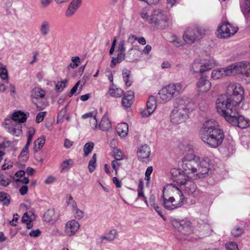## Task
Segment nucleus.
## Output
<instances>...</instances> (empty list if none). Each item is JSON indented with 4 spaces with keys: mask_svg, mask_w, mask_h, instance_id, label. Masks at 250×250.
Here are the masks:
<instances>
[{
    "mask_svg": "<svg viewBox=\"0 0 250 250\" xmlns=\"http://www.w3.org/2000/svg\"><path fill=\"white\" fill-rule=\"evenodd\" d=\"M244 89L239 83H229L227 87V94L220 96L216 100L217 112L237 108L244 99Z\"/></svg>",
    "mask_w": 250,
    "mask_h": 250,
    "instance_id": "1",
    "label": "nucleus"
},
{
    "mask_svg": "<svg viewBox=\"0 0 250 250\" xmlns=\"http://www.w3.org/2000/svg\"><path fill=\"white\" fill-rule=\"evenodd\" d=\"M201 140L208 146L216 148L221 145L224 139V134L217 123L213 120L206 121L200 131Z\"/></svg>",
    "mask_w": 250,
    "mask_h": 250,
    "instance_id": "2",
    "label": "nucleus"
},
{
    "mask_svg": "<svg viewBox=\"0 0 250 250\" xmlns=\"http://www.w3.org/2000/svg\"><path fill=\"white\" fill-rule=\"evenodd\" d=\"M183 167L187 173H196L198 178L205 177L209 169V161L208 159L202 160L194 154H188L183 159Z\"/></svg>",
    "mask_w": 250,
    "mask_h": 250,
    "instance_id": "3",
    "label": "nucleus"
},
{
    "mask_svg": "<svg viewBox=\"0 0 250 250\" xmlns=\"http://www.w3.org/2000/svg\"><path fill=\"white\" fill-rule=\"evenodd\" d=\"M162 199L164 207L169 210L182 207L185 200L181 190L172 184L167 185L164 188Z\"/></svg>",
    "mask_w": 250,
    "mask_h": 250,
    "instance_id": "4",
    "label": "nucleus"
},
{
    "mask_svg": "<svg viewBox=\"0 0 250 250\" xmlns=\"http://www.w3.org/2000/svg\"><path fill=\"white\" fill-rule=\"evenodd\" d=\"M239 107L224 110L222 112H218L225 120L235 126L241 128H245L249 126V120L244 116L239 115Z\"/></svg>",
    "mask_w": 250,
    "mask_h": 250,
    "instance_id": "5",
    "label": "nucleus"
},
{
    "mask_svg": "<svg viewBox=\"0 0 250 250\" xmlns=\"http://www.w3.org/2000/svg\"><path fill=\"white\" fill-rule=\"evenodd\" d=\"M183 91L181 83H172L163 88L159 92L161 102L165 103Z\"/></svg>",
    "mask_w": 250,
    "mask_h": 250,
    "instance_id": "6",
    "label": "nucleus"
},
{
    "mask_svg": "<svg viewBox=\"0 0 250 250\" xmlns=\"http://www.w3.org/2000/svg\"><path fill=\"white\" fill-rule=\"evenodd\" d=\"M189 109L185 105L179 104L172 111L170 118L174 124L183 123L188 117Z\"/></svg>",
    "mask_w": 250,
    "mask_h": 250,
    "instance_id": "7",
    "label": "nucleus"
},
{
    "mask_svg": "<svg viewBox=\"0 0 250 250\" xmlns=\"http://www.w3.org/2000/svg\"><path fill=\"white\" fill-rule=\"evenodd\" d=\"M149 23L154 24L159 28H165L168 26V18L167 14L162 10H153L151 15Z\"/></svg>",
    "mask_w": 250,
    "mask_h": 250,
    "instance_id": "8",
    "label": "nucleus"
},
{
    "mask_svg": "<svg viewBox=\"0 0 250 250\" xmlns=\"http://www.w3.org/2000/svg\"><path fill=\"white\" fill-rule=\"evenodd\" d=\"M205 34V30L201 27L189 28L185 31L183 38L186 42L192 44Z\"/></svg>",
    "mask_w": 250,
    "mask_h": 250,
    "instance_id": "9",
    "label": "nucleus"
},
{
    "mask_svg": "<svg viewBox=\"0 0 250 250\" xmlns=\"http://www.w3.org/2000/svg\"><path fill=\"white\" fill-rule=\"evenodd\" d=\"M233 75L241 74L248 83H250V63L243 61L233 63Z\"/></svg>",
    "mask_w": 250,
    "mask_h": 250,
    "instance_id": "10",
    "label": "nucleus"
},
{
    "mask_svg": "<svg viewBox=\"0 0 250 250\" xmlns=\"http://www.w3.org/2000/svg\"><path fill=\"white\" fill-rule=\"evenodd\" d=\"M238 28L228 21L222 22L217 30V37L226 38L233 35L238 31Z\"/></svg>",
    "mask_w": 250,
    "mask_h": 250,
    "instance_id": "11",
    "label": "nucleus"
},
{
    "mask_svg": "<svg viewBox=\"0 0 250 250\" xmlns=\"http://www.w3.org/2000/svg\"><path fill=\"white\" fill-rule=\"evenodd\" d=\"M233 63L227 67L214 69L211 73V77L215 80L224 76L233 75Z\"/></svg>",
    "mask_w": 250,
    "mask_h": 250,
    "instance_id": "12",
    "label": "nucleus"
},
{
    "mask_svg": "<svg viewBox=\"0 0 250 250\" xmlns=\"http://www.w3.org/2000/svg\"><path fill=\"white\" fill-rule=\"evenodd\" d=\"M171 173L173 181L178 183L180 187L189 179L186 175V172L181 169L174 168L171 170Z\"/></svg>",
    "mask_w": 250,
    "mask_h": 250,
    "instance_id": "13",
    "label": "nucleus"
},
{
    "mask_svg": "<svg viewBox=\"0 0 250 250\" xmlns=\"http://www.w3.org/2000/svg\"><path fill=\"white\" fill-rule=\"evenodd\" d=\"M196 86L198 93H204L210 89L211 84L208 80L207 76L202 74L196 82Z\"/></svg>",
    "mask_w": 250,
    "mask_h": 250,
    "instance_id": "14",
    "label": "nucleus"
},
{
    "mask_svg": "<svg viewBox=\"0 0 250 250\" xmlns=\"http://www.w3.org/2000/svg\"><path fill=\"white\" fill-rule=\"evenodd\" d=\"M4 128L11 134L14 135L16 132V111L10 116H8L2 123Z\"/></svg>",
    "mask_w": 250,
    "mask_h": 250,
    "instance_id": "15",
    "label": "nucleus"
},
{
    "mask_svg": "<svg viewBox=\"0 0 250 250\" xmlns=\"http://www.w3.org/2000/svg\"><path fill=\"white\" fill-rule=\"evenodd\" d=\"M175 227L183 235H189L193 232V228L191 225V223L187 219L176 222Z\"/></svg>",
    "mask_w": 250,
    "mask_h": 250,
    "instance_id": "16",
    "label": "nucleus"
},
{
    "mask_svg": "<svg viewBox=\"0 0 250 250\" xmlns=\"http://www.w3.org/2000/svg\"><path fill=\"white\" fill-rule=\"evenodd\" d=\"M180 188L185 193L194 197H197L199 194V191L197 190L196 184L190 179L188 180Z\"/></svg>",
    "mask_w": 250,
    "mask_h": 250,
    "instance_id": "17",
    "label": "nucleus"
},
{
    "mask_svg": "<svg viewBox=\"0 0 250 250\" xmlns=\"http://www.w3.org/2000/svg\"><path fill=\"white\" fill-rule=\"evenodd\" d=\"M137 154L139 161L147 163L150 161V148L147 145H144L138 147Z\"/></svg>",
    "mask_w": 250,
    "mask_h": 250,
    "instance_id": "18",
    "label": "nucleus"
},
{
    "mask_svg": "<svg viewBox=\"0 0 250 250\" xmlns=\"http://www.w3.org/2000/svg\"><path fill=\"white\" fill-rule=\"evenodd\" d=\"M156 108V101L153 96H150L148 97L146 103V109L144 110L142 113L143 117H148L155 110Z\"/></svg>",
    "mask_w": 250,
    "mask_h": 250,
    "instance_id": "19",
    "label": "nucleus"
},
{
    "mask_svg": "<svg viewBox=\"0 0 250 250\" xmlns=\"http://www.w3.org/2000/svg\"><path fill=\"white\" fill-rule=\"evenodd\" d=\"M80 227L79 223L74 220L68 221L65 225L64 232L66 236H71L75 234Z\"/></svg>",
    "mask_w": 250,
    "mask_h": 250,
    "instance_id": "20",
    "label": "nucleus"
},
{
    "mask_svg": "<svg viewBox=\"0 0 250 250\" xmlns=\"http://www.w3.org/2000/svg\"><path fill=\"white\" fill-rule=\"evenodd\" d=\"M82 1V0H72L65 11V16L68 18L72 17L81 5Z\"/></svg>",
    "mask_w": 250,
    "mask_h": 250,
    "instance_id": "21",
    "label": "nucleus"
},
{
    "mask_svg": "<svg viewBox=\"0 0 250 250\" xmlns=\"http://www.w3.org/2000/svg\"><path fill=\"white\" fill-rule=\"evenodd\" d=\"M36 216L31 211H28L23 214L21 221L23 223L26 224V228L28 229H31L33 227L32 221L35 220Z\"/></svg>",
    "mask_w": 250,
    "mask_h": 250,
    "instance_id": "22",
    "label": "nucleus"
},
{
    "mask_svg": "<svg viewBox=\"0 0 250 250\" xmlns=\"http://www.w3.org/2000/svg\"><path fill=\"white\" fill-rule=\"evenodd\" d=\"M137 51L139 52L138 46H132L125 53L126 61L133 62L137 60Z\"/></svg>",
    "mask_w": 250,
    "mask_h": 250,
    "instance_id": "23",
    "label": "nucleus"
},
{
    "mask_svg": "<svg viewBox=\"0 0 250 250\" xmlns=\"http://www.w3.org/2000/svg\"><path fill=\"white\" fill-rule=\"evenodd\" d=\"M134 98V92L131 91H127L124 94L122 101V106L125 108H128L133 103Z\"/></svg>",
    "mask_w": 250,
    "mask_h": 250,
    "instance_id": "24",
    "label": "nucleus"
},
{
    "mask_svg": "<svg viewBox=\"0 0 250 250\" xmlns=\"http://www.w3.org/2000/svg\"><path fill=\"white\" fill-rule=\"evenodd\" d=\"M58 219V215L54 209H48L44 214L43 220L46 222H55Z\"/></svg>",
    "mask_w": 250,
    "mask_h": 250,
    "instance_id": "25",
    "label": "nucleus"
},
{
    "mask_svg": "<svg viewBox=\"0 0 250 250\" xmlns=\"http://www.w3.org/2000/svg\"><path fill=\"white\" fill-rule=\"evenodd\" d=\"M39 32L42 36H47L51 31V24L47 20L42 21L39 27Z\"/></svg>",
    "mask_w": 250,
    "mask_h": 250,
    "instance_id": "26",
    "label": "nucleus"
},
{
    "mask_svg": "<svg viewBox=\"0 0 250 250\" xmlns=\"http://www.w3.org/2000/svg\"><path fill=\"white\" fill-rule=\"evenodd\" d=\"M241 11L246 20L250 17V0H245L240 3Z\"/></svg>",
    "mask_w": 250,
    "mask_h": 250,
    "instance_id": "27",
    "label": "nucleus"
},
{
    "mask_svg": "<svg viewBox=\"0 0 250 250\" xmlns=\"http://www.w3.org/2000/svg\"><path fill=\"white\" fill-rule=\"evenodd\" d=\"M99 127L101 130L104 131H108L111 128V123L106 114H104L103 116L99 125Z\"/></svg>",
    "mask_w": 250,
    "mask_h": 250,
    "instance_id": "28",
    "label": "nucleus"
},
{
    "mask_svg": "<svg viewBox=\"0 0 250 250\" xmlns=\"http://www.w3.org/2000/svg\"><path fill=\"white\" fill-rule=\"evenodd\" d=\"M204 69L202 67V60L197 59L195 60L191 64L190 66V71L192 73L204 72Z\"/></svg>",
    "mask_w": 250,
    "mask_h": 250,
    "instance_id": "29",
    "label": "nucleus"
},
{
    "mask_svg": "<svg viewBox=\"0 0 250 250\" xmlns=\"http://www.w3.org/2000/svg\"><path fill=\"white\" fill-rule=\"evenodd\" d=\"M45 91L39 87L34 88L31 91V97L36 99H43L45 95Z\"/></svg>",
    "mask_w": 250,
    "mask_h": 250,
    "instance_id": "30",
    "label": "nucleus"
},
{
    "mask_svg": "<svg viewBox=\"0 0 250 250\" xmlns=\"http://www.w3.org/2000/svg\"><path fill=\"white\" fill-rule=\"evenodd\" d=\"M118 134L121 137H125L128 131V125L125 123L119 124L116 127Z\"/></svg>",
    "mask_w": 250,
    "mask_h": 250,
    "instance_id": "31",
    "label": "nucleus"
},
{
    "mask_svg": "<svg viewBox=\"0 0 250 250\" xmlns=\"http://www.w3.org/2000/svg\"><path fill=\"white\" fill-rule=\"evenodd\" d=\"M125 59H126L125 53L118 52L117 57L116 58L113 57L111 60L110 64V67H114L117 63L121 62Z\"/></svg>",
    "mask_w": 250,
    "mask_h": 250,
    "instance_id": "32",
    "label": "nucleus"
},
{
    "mask_svg": "<svg viewBox=\"0 0 250 250\" xmlns=\"http://www.w3.org/2000/svg\"><path fill=\"white\" fill-rule=\"evenodd\" d=\"M26 144L25 146L22 148L19 157V161L21 162H25L29 158V152L28 150L29 146Z\"/></svg>",
    "mask_w": 250,
    "mask_h": 250,
    "instance_id": "33",
    "label": "nucleus"
},
{
    "mask_svg": "<svg viewBox=\"0 0 250 250\" xmlns=\"http://www.w3.org/2000/svg\"><path fill=\"white\" fill-rule=\"evenodd\" d=\"M215 64V61L212 59L209 60H202V67L204 72L212 69Z\"/></svg>",
    "mask_w": 250,
    "mask_h": 250,
    "instance_id": "34",
    "label": "nucleus"
},
{
    "mask_svg": "<svg viewBox=\"0 0 250 250\" xmlns=\"http://www.w3.org/2000/svg\"><path fill=\"white\" fill-rule=\"evenodd\" d=\"M45 142V137L44 136H42L40 138L36 140L34 143V150L37 152L40 150L43 146Z\"/></svg>",
    "mask_w": 250,
    "mask_h": 250,
    "instance_id": "35",
    "label": "nucleus"
},
{
    "mask_svg": "<svg viewBox=\"0 0 250 250\" xmlns=\"http://www.w3.org/2000/svg\"><path fill=\"white\" fill-rule=\"evenodd\" d=\"M124 94V91L120 88L114 87L112 86L110 87L109 90V94L113 97H121Z\"/></svg>",
    "mask_w": 250,
    "mask_h": 250,
    "instance_id": "36",
    "label": "nucleus"
},
{
    "mask_svg": "<svg viewBox=\"0 0 250 250\" xmlns=\"http://www.w3.org/2000/svg\"><path fill=\"white\" fill-rule=\"evenodd\" d=\"M117 234V230L115 229H112L110 231L108 236H101L100 238L98 239V240L99 241L98 242L99 243H102L104 240H106L108 241H112L115 239Z\"/></svg>",
    "mask_w": 250,
    "mask_h": 250,
    "instance_id": "37",
    "label": "nucleus"
},
{
    "mask_svg": "<svg viewBox=\"0 0 250 250\" xmlns=\"http://www.w3.org/2000/svg\"><path fill=\"white\" fill-rule=\"evenodd\" d=\"M27 115H29V113H26L21 110L17 111V122L19 123H24L27 120Z\"/></svg>",
    "mask_w": 250,
    "mask_h": 250,
    "instance_id": "38",
    "label": "nucleus"
},
{
    "mask_svg": "<svg viewBox=\"0 0 250 250\" xmlns=\"http://www.w3.org/2000/svg\"><path fill=\"white\" fill-rule=\"evenodd\" d=\"M97 154L96 153L93 154L91 159L89 161L88 168L89 172L92 173L95 169L97 164Z\"/></svg>",
    "mask_w": 250,
    "mask_h": 250,
    "instance_id": "39",
    "label": "nucleus"
},
{
    "mask_svg": "<svg viewBox=\"0 0 250 250\" xmlns=\"http://www.w3.org/2000/svg\"><path fill=\"white\" fill-rule=\"evenodd\" d=\"M139 14L142 19L146 20L149 23L148 20L151 19V15H149V9L147 7L142 8L140 10Z\"/></svg>",
    "mask_w": 250,
    "mask_h": 250,
    "instance_id": "40",
    "label": "nucleus"
},
{
    "mask_svg": "<svg viewBox=\"0 0 250 250\" xmlns=\"http://www.w3.org/2000/svg\"><path fill=\"white\" fill-rule=\"evenodd\" d=\"M130 71L128 70L127 69H124L123 70V76L124 80L125 85L127 86H130L132 84L131 81L129 80L130 77Z\"/></svg>",
    "mask_w": 250,
    "mask_h": 250,
    "instance_id": "41",
    "label": "nucleus"
},
{
    "mask_svg": "<svg viewBox=\"0 0 250 250\" xmlns=\"http://www.w3.org/2000/svg\"><path fill=\"white\" fill-rule=\"evenodd\" d=\"M68 105V104H66L58 113L57 121V124L62 123L63 119L67 112Z\"/></svg>",
    "mask_w": 250,
    "mask_h": 250,
    "instance_id": "42",
    "label": "nucleus"
},
{
    "mask_svg": "<svg viewBox=\"0 0 250 250\" xmlns=\"http://www.w3.org/2000/svg\"><path fill=\"white\" fill-rule=\"evenodd\" d=\"M244 233V230L239 226H235L231 231V234L235 237L240 236Z\"/></svg>",
    "mask_w": 250,
    "mask_h": 250,
    "instance_id": "43",
    "label": "nucleus"
},
{
    "mask_svg": "<svg viewBox=\"0 0 250 250\" xmlns=\"http://www.w3.org/2000/svg\"><path fill=\"white\" fill-rule=\"evenodd\" d=\"M93 147V143L88 142L86 143L83 147L84 155L87 156L92 151Z\"/></svg>",
    "mask_w": 250,
    "mask_h": 250,
    "instance_id": "44",
    "label": "nucleus"
},
{
    "mask_svg": "<svg viewBox=\"0 0 250 250\" xmlns=\"http://www.w3.org/2000/svg\"><path fill=\"white\" fill-rule=\"evenodd\" d=\"M225 248L227 250H239L237 244L232 241L226 243Z\"/></svg>",
    "mask_w": 250,
    "mask_h": 250,
    "instance_id": "45",
    "label": "nucleus"
},
{
    "mask_svg": "<svg viewBox=\"0 0 250 250\" xmlns=\"http://www.w3.org/2000/svg\"><path fill=\"white\" fill-rule=\"evenodd\" d=\"M35 133V129L33 127H30L28 130V137L26 144L30 145L33 137Z\"/></svg>",
    "mask_w": 250,
    "mask_h": 250,
    "instance_id": "46",
    "label": "nucleus"
},
{
    "mask_svg": "<svg viewBox=\"0 0 250 250\" xmlns=\"http://www.w3.org/2000/svg\"><path fill=\"white\" fill-rule=\"evenodd\" d=\"M8 195L4 192H0V202L4 205H8L9 203V200L8 198Z\"/></svg>",
    "mask_w": 250,
    "mask_h": 250,
    "instance_id": "47",
    "label": "nucleus"
},
{
    "mask_svg": "<svg viewBox=\"0 0 250 250\" xmlns=\"http://www.w3.org/2000/svg\"><path fill=\"white\" fill-rule=\"evenodd\" d=\"M72 63H71L68 67H70L72 68H76L77 67L80 62V59L78 56L73 57L71 58Z\"/></svg>",
    "mask_w": 250,
    "mask_h": 250,
    "instance_id": "48",
    "label": "nucleus"
},
{
    "mask_svg": "<svg viewBox=\"0 0 250 250\" xmlns=\"http://www.w3.org/2000/svg\"><path fill=\"white\" fill-rule=\"evenodd\" d=\"M73 164V161L71 159L64 161L61 164L62 170H68L69 167Z\"/></svg>",
    "mask_w": 250,
    "mask_h": 250,
    "instance_id": "49",
    "label": "nucleus"
},
{
    "mask_svg": "<svg viewBox=\"0 0 250 250\" xmlns=\"http://www.w3.org/2000/svg\"><path fill=\"white\" fill-rule=\"evenodd\" d=\"M67 79H65L63 81L58 82L56 84V89L57 91L58 92H61L65 87V84L67 83Z\"/></svg>",
    "mask_w": 250,
    "mask_h": 250,
    "instance_id": "50",
    "label": "nucleus"
},
{
    "mask_svg": "<svg viewBox=\"0 0 250 250\" xmlns=\"http://www.w3.org/2000/svg\"><path fill=\"white\" fill-rule=\"evenodd\" d=\"M113 156L116 160L120 161L123 158V155L122 151L118 149L114 148L113 150Z\"/></svg>",
    "mask_w": 250,
    "mask_h": 250,
    "instance_id": "51",
    "label": "nucleus"
},
{
    "mask_svg": "<svg viewBox=\"0 0 250 250\" xmlns=\"http://www.w3.org/2000/svg\"><path fill=\"white\" fill-rule=\"evenodd\" d=\"M0 77L3 80H7L8 78V73L6 68L3 66H0Z\"/></svg>",
    "mask_w": 250,
    "mask_h": 250,
    "instance_id": "52",
    "label": "nucleus"
},
{
    "mask_svg": "<svg viewBox=\"0 0 250 250\" xmlns=\"http://www.w3.org/2000/svg\"><path fill=\"white\" fill-rule=\"evenodd\" d=\"M46 113V111L39 112L36 116V122L39 124L42 122Z\"/></svg>",
    "mask_w": 250,
    "mask_h": 250,
    "instance_id": "53",
    "label": "nucleus"
},
{
    "mask_svg": "<svg viewBox=\"0 0 250 250\" xmlns=\"http://www.w3.org/2000/svg\"><path fill=\"white\" fill-rule=\"evenodd\" d=\"M11 142L9 141H6L0 137V148H4L9 147L11 145Z\"/></svg>",
    "mask_w": 250,
    "mask_h": 250,
    "instance_id": "54",
    "label": "nucleus"
},
{
    "mask_svg": "<svg viewBox=\"0 0 250 250\" xmlns=\"http://www.w3.org/2000/svg\"><path fill=\"white\" fill-rule=\"evenodd\" d=\"M29 182V179L28 177H24L22 178H17V183H18L17 186L20 187V183L22 184L23 185H27Z\"/></svg>",
    "mask_w": 250,
    "mask_h": 250,
    "instance_id": "55",
    "label": "nucleus"
},
{
    "mask_svg": "<svg viewBox=\"0 0 250 250\" xmlns=\"http://www.w3.org/2000/svg\"><path fill=\"white\" fill-rule=\"evenodd\" d=\"M80 81H78L74 85V86L70 90V92L69 94V96L71 97L74 94L78 95L79 92L76 93L77 90H78V86L80 84Z\"/></svg>",
    "mask_w": 250,
    "mask_h": 250,
    "instance_id": "56",
    "label": "nucleus"
},
{
    "mask_svg": "<svg viewBox=\"0 0 250 250\" xmlns=\"http://www.w3.org/2000/svg\"><path fill=\"white\" fill-rule=\"evenodd\" d=\"M125 41L122 40L120 42L118 46V52L125 53Z\"/></svg>",
    "mask_w": 250,
    "mask_h": 250,
    "instance_id": "57",
    "label": "nucleus"
},
{
    "mask_svg": "<svg viewBox=\"0 0 250 250\" xmlns=\"http://www.w3.org/2000/svg\"><path fill=\"white\" fill-rule=\"evenodd\" d=\"M138 39V37L136 35H130L128 36L127 40V42L130 44V45L132 46H135L134 45L135 41Z\"/></svg>",
    "mask_w": 250,
    "mask_h": 250,
    "instance_id": "58",
    "label": "nucleus"
},
{
    "mask_svg": "<svg viewBox=\"0 0 250 250\" xmlns=\"http://www.w3.org/2000/svg\"><path fill=\"white\" fill-rule=\"evenodd\" d=\"M89 123L91 127L93 129H96L98 127V122L96 118V115H94V117L91 118L89 121Z\"/></svg>",
    "mask_w": 250,
    "mask_h": 250,
    "instance_id": "59",
    "label": "nucleus"
},
{
    "mask_svg": "<svg viewBox=\"0 0 250 250\" xmlns=\"http://www.w3.org/2000/svg\"><path fill=\"white\" fill-rule=\"evenodd\" d=\"M41 231L38 229L35 230H32L29 233V235L30 236L34 238L39 237L41 235Z\"/></svg>",
    "mask_w": 250,
    "mask_h": 250,
    "instance_id": "60",
    "label": "nucleus"
},
{
    "mask_svg": "<svg viewBox=\"0 0 250 250\" xmlns=\"http://www.w3.org/2000/svg\"><path fill=\"white\" fill-rule=\"evenodd\" d=\"M28 190V187L27 185H23L20 186L19 192L21 195H25Z\"/></svg>",
    "mask_w": 250,
    "mask_h": 250,
    "instance_id": "61",
    "label": "nucleus"
},
{
    "mask_svg": "<svg viewBox=\"0 0 250 250\" xmlns=\"http://www.w3.org/2000/svg\"><path fill=\"white\" fill-rule=\"evenodd\" d=\"M83 212L78 208L75 210V217L76 219H81L83 217Z\"/></svg>",
    "mask_w": 250,
    "mask_h": 250,
    "instance_id": "62",
    "label": "nucleus"
},
{
    "mask_svg": "<svg viewBox=\"0 0 250 250\" xmlns=\"http://www.w3.org/2000/svg\"><path fill=\"white\" fill-rule=\"evenodd\" d=\"M10 183V180L4 177L3 176L0 175V184L4 186H7Z\"/></svg>",
    "mask_w": 250,
    "mask_h": 250,
    "instance_id": "63",
    "label": "nucleus"
},
{
    "mask_svg": "<svg viewBox=\"0 0 250 250\" xmlns=\"http://www.w3.org/2000/svg\"><path fill=\"white\" fill-rule=\"evenodd\" d=\"M137 191H138V197H142L143 198V200L144 201V202L146 204V205L147 206H148V202H147L146 197L144 195L143 190H137Z\"/></svg>",
    "mask_w": 250,
    "mask_h": 250,
    "instance_id": "64",
    "label": "nucleus"
}]
</instances>
